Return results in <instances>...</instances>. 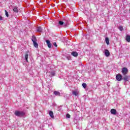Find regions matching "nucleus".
<instances>
[{"mask_svg": "<svg viewBox=\"0 0 130 130\" xmlns=\"http://www.w3.org/2000/svg\"><path fill=\"white\" fill-rule=\"evenodd\" d=\"M105 41H106V43H107V45H109V38H106Z\"/></svg>", "mask_w": 130, "mask_h": 130, "instance_id": "nucleus-18", "label": "nucleus"}, {"mask_svg": "<svg viewBox=\"0 0 130 130\" xmlns=\"http://www.w3.org/2000/svg\"><path fill=\"white\" fill-rule=\"evenodd\" d=\"M105 55L107 57H108V56H110V52H109V51L107 49L105 50Z\"/></svg>", "mask_w": 130, "mask_h": 130, "instance_id": "nucleus-5", "label": "nucleus"}, {"mask_svg": "<svg viewBox=\"0 0 130 130\" xmlns=\"http://www.w3.org/2000/svg\"><path fill=\"white\" fill-rule=\"evenodd\" d=\"M37 32H42V28L40 26L38 27L37 29Z\"/></svg>", "mask_w": 130, "mask_h": 130, "instance_id": "nucleus-17", "label": "nucleus"}, {"mask_svg": "<svg viewBox=\"0 0 130 130\" xmlns=\"http://www.w3.org/2000/svg\"><path fill=\"white\" fill-rule=\"evenodd\" d=\"M31 41H32L33 43L36 42L37 41V39H36V37L35 36H32V38L31 39Z\"/></svg>", "mask_w": 130, "mask_h": 130, "instance_id": "nucleus-15", "label": "nucleus"}, {"mask_svg": "<svg viewBox=\"0 0 130 130\" xmlns=\"http://www.w3.org/2000/svg\"><path fill=\"white\" fill-rule=\"evenodd\" d=\"M82 86L84 89H86V88H87V84L86 83H83L82 84Z\"/></svg>", "mask_w": 130, "mask_h": 130, "instance_id": "nucleus-21", "label": "nucleus"}, {"mask_svg": "<svg viewBox=\"0 0 130 130\" xmlns=\"http://www.w3.org/2000/svg\"><path fill=\"white\" fill-rule=\"evenodd\" d=\"M5 15L7 17H9V13H8V11L7 10H5Z\"/></svg>", "mask_w": 130, "mask_h": 130, "instance_id": "nucleus-22", "label": "nucleus"}, {"mask_svg": "<svg viewBox=\"0 0 130 130\" xmlns=\"http://www.w3.org/2000/svg\"><path fill=\"white\" fill-rule=\"evenodd\" d=\"M129 78L130 76H127V75H125L123 78V79L125 82H127L128 81V80H129Z\"/></svg>", "mask_w": 130, "mask_h": 130, "instance_id": "nucleus-4", "label": "nucleus"}, {"mask_svg": "<svg viewBox=\"0 0 130 130\" xmlns=\"http://www.w3.org/2000/svg\"><path fill=\"white\" fill-rule=\"evenodd\" d=\"M110 112L111 114L115 115V114H116V110H115V109H112L110 111Z\"/></svg>", "mask_w": 130, "mask_h": 130, "instance_id": "nucleus-10", "label": "nucleus"}, {"mask_svg": "<svg viewBox=\"0 0 130 130\" xmlns=\"http://www.w3.org/2000/svg\"><path fill=\"white\" fill-rule=\"evenodd\" d=\"M71 54L73 56H74L75 57H77V56L79 55V54H78L77 52H75V51L72 52Z\"/></svg>", "mask_w": 130, "mask_h": 130, "instance_id": "nucleus-9", "label": "nucleus"}, {"mask_svg": "<svg viewBox=\"0 0 130 130\" xmlns=\"http://www.w3.org/2000/svg\"><path fill=\"white\" fill-rule=\"evenodd\" d=\"M119 29L120 31H122V30H123V27H122V26H120L119 27Z\"/></svg>", "mask_w": 130, "mask_h": 130, "instance_id": "nucleus-24", "label": "nucleus"}, {"mask_svg": "<svg viewBox=\"0 0 130 130\" xmlns=\"http://www.w3.org/2000/svg\"><path fill=\"white\" fill-rule=\"evenodd\" d=\"M33 43H34V46L36 47V48H37L38 47V44L37 43V42H35Z\"/></svg>", "mask_w": 130, "mask_h": 130, "instance_id": "nucleus-20", "label": "nucleus"}, {"mask_svg": "<svg viewBox=\"0 0 130 130\" xmlns=\"http://www.w3.org/2000/svg\"><path fill=\"white\" fill-rule=\"evenodd\" d=\"M28 53H29V51H26L25 52V60H26L27 62H28Z\"/></svg>", "mask_w": 130, "mask_h": 130, "instance_id": "nucleus-13", "label": "nucleus"}, {"mask_svg": "<svg viewBox=\"0 0 130 130\" xmlns=\"http://www.w3.org/2000/svg\"><path fill=\"white\" fill-rule=\"evenodd\" d=\"M127 73H128V70L127 68H123L122 69V73L124 76H125Z\"/></svg>", "mask_w": 130, "mask_h": 130, "instance_id": "nucleus-3", "label": "nucleus"}, {"mask_svg": "<svg viewBox=\"0 0 130 130\" xmlns=\"http://www.w3.org/2000/svg\"><path fill=\"white\" fill-rule=\"evenodd\" d=\"M72 93L73 94V95H74L75 96H79V90L77 91H73Z\"/></svg>", "mask_w": 130, "mask_h": 130, "instance_id": "nucleus-11", "label": "nucleus"}, {"mask_svg": "<svg viewBox=\"0 0 130 130\" xmlns=\"http://www.w3.org/2000/svg\"><path fill=\"white\" fill-rule=\"evenodd\" d=\"M125 40L127 41V42H130V36L128 35H127L126 36Z\"/></svg>", "mask_w": 130, "mask_h": 130, "instance_id": "nucleus-12", "label": "nucleus"}, {"mask_svg": "<svg viewBox=\"0 0 130 130\" xmlns=\"http://www.w3.org/2000/svg\"><path fill=\"white\" fill-rule=\"evenodd\" d=\"M54 76H55V72H50V77H53Z\"/></svg>", "mask_w": 130, "mask_h": 130, "instance_id": "nucleus-19", "label": "nucleus"}, {"mask_svg": "<svg viewBox=\"0 0 130 130\" xmlns=\"http://www.w3.org/2000/svg\"><path fill=\"white\" fill-rule=\"evenodd\" d=\"M66 117H67L68 118H71V115H70V114H67L66 115Z\"/></svg>", "mask_w": 130, "mask_h": 130, "instance_id": "nucleus-23", "label": "nucleus"}, {"mask_svg": "<svg viewBox=\"0 0 130 130\" xmlns=\"http://www.w3.org/2000/svg\"><path fill=\"white\" fill-rule=\"evenodd\" d=\"M46 42L47 43L48 47H49V48H51V43H50V41L46 40Z\"/></svg>", "mask_w": 130, "mask_h": 130, "instance_id": "nucleus-7", "label": "nucleus"}, {"mask_svg": "<svg viewBox=\"0 0 130 130\" xmlns=\"http://www.w3.org/2000/svg\"><path fill=\"white\" fill-rule=\"evenodd\" d=\"M49 114L51 118L53 119L54 118V115H53V112H52V111H50L49 112Z\"/></svg>", "mask_w": 130, "mask_h": 130, "instance_id": "nucleus-8", "label": "nucleus"}, {"mask_svg": "<svg viewBox=\"0 0 130 130\" xmlns=\"http://www.w3.org/2000/svg\"><path fill=\"white\" fill-rule=\"evenodd\" d=\"M53 45H54L55 47H57V45L56 42L53 43Z\"/></svg>", "mask_w": 130, "mask_h": 130, "instance_id": "nucleus-25", "label": "nucleus"}, {"mask_svg": "<svg viewBox=\"0 0 130 130\" xmlns=\"http://www.w3.org/2000/svg\"><path fill=\"white\" fill-rule=\"evenodd\" d=\"M13 12H15V13H18L19 12V10H18V7H15L13 9Z\"/></svg>", "mask_w": 130, "mask_h": 130, "instance_id": "nucleus-16", "label": "nucleus"}, {"mask_svg": "<svg viewBox=\"0 0 130 130\" xmlns=\"http://www.w3.org/2000/svg\"><path fill=\"white\" fill-rule=\"evenodd\" d=\"M58 24H60V26H62L63 24H64L65 26H68L69 25V23L68 22H64L63 21H59L58 22Z\"/></svg>", "mask_w": 130, "mask_h": 130, "instance_id": "nucleus-6", "label": "nucleus"}, {"mask_svg": "<svg viewBox=\"0 0 130 130\" xmlns=\"http://www.w3.org/2000/svg\"><path fill=\"white\" fill-rule=\"evenodd\" d=\"M14 114L16 115V116L21 117L25 115V113H24L23 111H15Z\"/></svg>", "mask_w": 130, "mask_h": 130, "instance_id": "nucleus-1", "label": "nucleus"}, {"mask_svg": "<svg viewBox=\"0 0 130 130\" xmlns=\"http://www.w3.org/2000/svg\"><path fill=\"white\" fill-rule=\"evenodd\" d=\"M116 79L118 82L122 80V76L120 74H118L116 76Z\"/></svg>", "mask_w": 130, "mask_h": 130, "instance_id": "nucleus-2", "label": "nucleus"}, {"mask_svg": "<svg viewBox=\"0 0 130 130\" xmlns=\"http://www.w3.org/2000/svg\"><path fill=\"white\" fill-rule=\"evenodd\" d=\"M3 20V17L2 16H0V21H2Z\"/></svg>", "mask_w": 130, "mask_h": 130, "instance_id": "nucleus-26", "label": "nucleus"}, {"mask_svg": "<svg viewBox=\"0 0 130 130\" xmlns=\"http://www.w3.org/2000/svg\"><path fill=\"white\" fill-rule=\"evenodd\" d=\"M54 94L56 96H60V93L59 92V91H54Z\"/></svg>", "mask_w": 130, "mask_h": 130, "instance_id": "nucleus-14", "label": "nucleus"}]
</instances>
